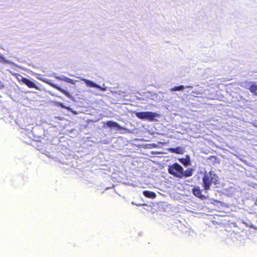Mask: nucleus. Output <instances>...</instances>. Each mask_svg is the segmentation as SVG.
Here are the masks:
<instances>
[{
	"instance_id": "9b49d317",
	"label": "nucleus",
	"mask_w": 257,
	"mask_h": 257,
	"mask_svg": "<svg viewBox=\"0 0 257 257\" xmlns=\"http://www.w3.org/2000/svg\"><path fill=\"white\" fill-rule=\"evenodd\" d=\"M169 151L171 153L183 154L185 152V150L183 147L178 146L176 147H171L169 149Z\"/></svg>"
},
{
	"instance_id": "2eb2a0df",
	"label": "nucleus",
	"mask_w": 257,
	"mask_h": 257,
	"mask_svg": "<svg viewBox=\"0 0 257 257\" xmlns=\"http://www.w3.org/2000/svg\"><path fill=\"white\" fill-rule=\"evenodd\" d=\"M0 63L9 64L15 65V63L11 61L6 59V58L0 53Z\"/></svg>"
},
{
	"instance_id": "4468645a",
	"label": "nucleus",
	"mask_w": 257,
	"mask_h": 257,
	"mask_svg": "<svg viewBox=\"0 0 257 257\" xmlns=\"http://www.w3.org/2000/svg\"><path fill=\"white\" fill-rule=\"evenodd\" d=\"M143 194L146 197L154 199L156 197V194L155 192L150 191H143Z\"/></svg>"
},
{
	"instance_id": "20e7f679",
	"label": "nucleus",
	"mask_w": 257,
	"mask_h": 257,
	"mask_svg": "<svg viewBox=\"0 0 257 257\" xmlns=\"http://www.w3.org/2000/svg\"><path fill=\"white\" fill-rule=\"evenodd\" d=\"M134 114L139 119L151 121L155 120L157 118L160 116L159 113L152 111H134Z\"/></svg>"
},
{
	"instance_id": "7ed1b4c3",
	"label": "nucleus",
	"mask_w": 257,
	"mask_h": 257,
	"mask_svg": "<svg viewBox=\"0 0 257 257\" xmlns=\"http://www.w3.org/2000/svg\"><path fill=\"white\" fill-rule=\"evenodd\" d=\"M35 76L36 78L43 82H45V83L49 85L51 87L55 88L56 89L58 90V91H60L62 93H63L65 95H66L67 97L70 98L72 100H74L75 98L74 97H73L68 91L62 88L60 86H59L58 85L55 84L53 83L51 80L47 79L46 78H43L41 77V75L38 73H35Z\"/></svg>"
},
{
	"instance_id": "4be33fe9",
	"label": "nucleus",
	"mask_w": 257,
	"mask_h": 257,
	"mask_svg": "<svg viewBox=\"0 0 257 257\" xmlns=\"http://www.w3.org/2000/svg\"><path fill=\"white\" fill-rule=\"evenodd\" d=\"M122 93V92L119 91V92L118 93V94L119 95H121Z\"/></svg>"
},
{
	"instance_id": "0eeeda50",
	"label": "nucleus",
	"mask_w": 257,
	"mask_h": 257,
	"mask_svg": "<svg viewBox=\"0 0 257 257\" xmlns=\"http://www.w3.org/2000/svg\"><path fill=\"white\" fill-rule=\"evenodd\" d=\"M23 84H25L29 88H34L38 90H41V88L37 85L40 84L31 78L23 79Z\"/></svg>"
},
{
	"instance_id": "6e6552de",
	"label": "nucleus",
	"mask_w": 257,
	"mask_h": 257,
	"mask_svg": "<svg viewBox=\"0 0 257 257\" xmlns=\"http://www.w3.org/2000/svg\"><path fill=\"white\" fill-rule=\"evenodd\" d=\"M179 162L182 164L185 168H190L193 166L192 165V161L191 157L189 155H186L185 157L181 158L178 159ZM196 167V166H194Z\"/></svg>"
},
{
	"instance_id": "f03ea898",
	"label": "nucleus",
	"mask_w": 257,
	"mask_h": 257,
	"mask_svg": "<svg viewBox=\"0 0 257 257\" xmlns=\"http://www.w3.org/2000/svg\"><path fill=\"white\" fill-rule=\"evenodd\" d=\"M219 178H203V186L206 191L210 187L214 188H222L223 191L226 190V188H223L224 184L221 182Z\"/></svg>"
},
{
	"instance_id": "412c9836",
	"label": "nucleus",
	"mask_w": 257,
	"mask_h": 257,
	"mask_svg": "<svg viewBox=\"0 0 257 257\" xmlns=\"http://www.w3.org/2000/svg\"><path fill=\"white\" fill-rule=\"evenodd\" d=\"M50 94L51 95H53V96H58L57 95H55V94H53V93H51V92H50Z\"/></svg>"
},
{
	"instance_id": "aec40b11",
	"label": "nucleus",
	"mask_w": 257,
	"mask_h": 257,
	"mask_svg": "<svg viewBox=\"0 0 257 257\" xmlns=\"http://www.w3.org/2000/svg\"><path fill=\"white\" fill-rule=\"evenodd\" d=\"M4 87H5V85L1 81H0V89H3Z\"/></svg>"
},
{
	"instance_id": "5701e85b",
	"label": "nucleus",
	"mask_w": 257,
	"mask_h": 257,
	"mask_svg": "<svg viewBox=\"0 0 257 257\" xmlns=\"http://www.w3.org/2000/svg\"><path fill=\"white\" fill-rule=\"evenodd\" d=\"M203 177H208V176H206V175H204Z\"/></svg>"
},
{
	"instance_id": "ddd939ff",
	"label": "nucleus",
	"mask_w": 257,
	"mask_h": 257,
	"mask_svg": "<svg viewBox=\"0 0 257 257\" xmlns=\"http://www.w3.org/2000/svg\"><path fill=\"white\" fill-rule=\"evenodd\" d=\"M193 86L192 85H180L178 86H175L170 89L171 91H182L185 88H193Z\"/></svg>"
},
{
	"instance_id": "f8f14e48",
	"label": "nucleus",
	"mask_w": 257,
	"mask_h": 257,
	"mask_svg": "<svg viewBox=\"0 0 257 257\" xmlns=\"http://www.w3.org/2000/svg\"><path fill=\"white\" fill-rule=\"evenodd\" d=\"M192 192L194 195L197 198H199L201 199H203L205 198V196L202 194L201 190L198 186L194 187L192 189Z\"/></svg>"
},
{
	"instance_id": "6ab92c4d",
	"label": "nucleus",
	"mask_w": 257,
	"mask_h": 257,
	"mask_svg": "<svg viewBox=\"0 0 257 257\" xmlns=\"http://www.w3.org/2000/svg\"><path fill=\"white\" fill-rule=\"evenodd\" d=\"M112 87H110L109 90L110 91V92L112 93V94H116L117 93V92L116 91H114V90H112Z\"/></svg>"
},
{
	"instance_id": "39448f33",
	"label": "nucleus",
	"mask_w": 257,
	"mask_h": 257,
	"mask_svg": "<svg viewBox=\"0 0 257 257\" xmlns=\"http://www.w3.org/2000/svg\"><path fill=\"white\" fill-rule=\"evenodd\" d=\"M81 81H83L87 87L90 88H96L101 91L104 92L108 89L107 87H104V84L103 83L102 86H101L100 85L96 83L92 80H90L83 77H79Z\"/></svg>"
},
{
	"instance_id": "b1692460",
	"label": "nucleus",
	"mask_w": 257,
	"mask_h": 257,
	"mask_svg": "<svg viewBox=\"0 0 257 257\" xmlns=\"http://www.w3.org/2000/svg\"><path fill=\"white\" fill-rule=\"evenodd\" d=\"M213 177H217V176H216V175H213Z\"/></svg>"
},
{
	"instance_id": "f257e3e1",
	"label": "nucleus",
	"mask_w": 257,
	"mask_h": 257,
	"mask_svg": "<svg viewBox=\"0 0 257 257\" xmlns=\"http://www.w3.org/2000/svg\"><path fill=\"white\" fill-rule=\"evenodd\" d=\"M195 170V166H192L186 170H184L183 166L177 162L168 166L169 173L174 177H190L193 174Z\"/></svg>"
},
{
	"instance_id": "f3484780",
	"label": "nucleus",
	"mask_w": 257,
	"mask_h": 257,
	"mask_svg": "<svg viewBox=\"0 0 257 257\" xmlns=\"http://www.w3.org/2000/svg\"><path fill=\"white\" fill-rule=\"evenodd\" d=\"M23 79H27V78L26 77H24L23 76H22L20 74H18V76H17V79L20 82H21L22 83H23Z\"/></svg>"
},
{
	"instance_id": "9d476101",
	"label": "nucleus",
	"mask_w": 257,
	"mask_h": 257,
	"mask_svg": "<svg viewBox=\"0 0 257 257\" xmlns=\"http://www.w3.org/2000/svg\"><path fill=\"white\" fill-rule=\"evenodd\" d=\"M53 76L58 80L63 81L73 85H74L75 84V82L77 81V80H73L64 75H62L60 76H57V75L56 73H53Z\"/></svg>"
},
{
	"instance_id": "1a4fd4ad",
	"label": "nucleus",
	"mask_w": 257,
	"mask_h": 257,
	"mask_svg": "<svg viewBox=\"0 0 257 257\" xmlns=\"http://www.w3.org/2000/svg\"><path fill=\"white\" fill-rule=\"evenodd\" d=\"M246 88L249 91L257 96V82L256 81H248L246 83Z\"/></svg>"
},
{
	"instance_id": "dca6fc26",
	"label": "nucleus",
	"mask_w": 257,
	"mask_h": 257,
	"mask_svg": "<svg viewBox=\"0 0 257 257\" xmlns=\"http://www.w3.org/2000/svg\"><path fill=\"white\" fill-rule=\"evenodd\" d=\"M208 159L209 160H210L213 163H219V161L217 162V161L218 160V158L214 156H210Z\"/></svg>"
},
{
	"instance_id": "423d86ee",
	"label": "nucleus",
	"mask_w": 257,
	"mask_h": 257,
	"mask_svg": "<svg viewBox=\"0 0 257 257\" xmlns=\"http://www.w3.org/2000/svg\"><path fill=\"white\" fill-rule=\"evenodd\" d=\"M103 126L111 129H115L116 131H128L127 129L120 126L117 122L112 120H107L106 122H104Z\"/></svg>"
},
{
	"instance_id": "a211bd4d",
	"label": "nucleus",
	"mask_w": 257,
	"mask_h": 257,
	"mask_svg": "<svg viewBox=\"0 0 257 257\" xmlns=\"http://www.w3.org/2000/svg\"><path fill=\"white\" fill-rule=\"evenodd\" d=\"M57 105L59 106H60L62 108H66L65 105L62 102H57Z\"/></svg>"
}]
</instances>
